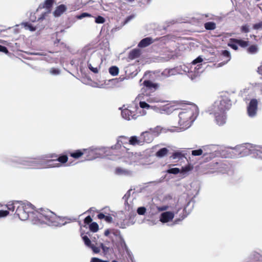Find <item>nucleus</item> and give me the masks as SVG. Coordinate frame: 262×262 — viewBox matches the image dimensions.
<instances>
[{
	"label": "nucleus",
	"mask_w": 262,
	"mask_h": 262,
	"mask_svg": "<svg viewBox=\"0 0 262 262\" xmlns=\"http://www.w3.org/2000/svg\"><path fill=\"white\" fill-rule=\"evenodd\" d=\"M199 113L198 106L194 104H188L180 110L178 114V126H174L171 132L184 131L189 128Z\"/></svg>",
	"instance_id": "nucleus-1"
},
{
	"label": "nucleus",
	"mask_w": 262,
	"mask_h": 262,
	"mask_svg": "<svg viewBox=\"0 0 262 262\" xmlns=\"http://www.w3.org/2000/svg\"><path fill=\"white\" fill-rule=\"evenodd\" d=\"M231 103L227 97H221L208 108V112L214 117L217 125L222 126L226 123V111L229 110Z\"/></svg>",
	"instance_id": "nucleus-2"
},
{
	"label": "nucleus",
	"mask_w": 262,
	"mask_h": 262,
	"mask_svg": "<svg viewBox=\"0 0 262 262\" xmlns=\"http://www.w3.org/2000/svg\"><path fill=\"white\" fill-rule=\"evenodd\" d=\"M33 213L34 223L46 224L49 226H59L62 225L63 220L49 209L40 208Z\"/></svg>",
	"instance_id": "nucleus-3"
},
{
	"label": "nucleus",
	"mask_w": 262,
	"mask_h": 262,
	"mask_svg": "<svg viewBox=\"0 0 262 262\" xmlns=\"http://www.w3.org/2000/svg\"><path fill=\"white\" fill-rule=\"evenodd\" d=\"M27 165L32 168H41L49 167H58L61 164L57 162L41 158L38 160L27 161Z\"/></svg>",
	"instance_id": "nucleus-4"
},
{
	"label": "nucleus",
	"mask_w": 262,
	"mask_h": 262,
	"mask_svg": "<svg viewBox=\"0 0 262 262\" xmlns=\"http://www.w3.org/2000/svg\"><path fill=\"white\" fill-rule=\"evenodd\" d=\"M257 145H252L250 143H246L237 146L235 148L232 149V152L234 154L238 153L241 157L252 155L253 157L255 155L256 149Z\"/></svg>",
	"instance_id": "nucleus-5"
},
{
	"label": "nucleus",
	"mask_w": 262,
	"mask_h": 262,
	"mask_svg": "<svg viewBox=\"0 0 262 262\" xmlns=\"http://www.w3.org/2000/svg\"><path fill=\"white\" fill-rule=\"evenodd\" d=\"M203 58L199 56L189 64L190 67V78L192 80L200 75L203 72Z\"/></svg>",
	"instance_id": "nucleus-6"
},
{
	"label": "nucleus",
	"mask_w": 262,
	"mask_h": 262,
	"mask_svg": "<svg viewBox=\"0 0 262 262\" xmlns=\"http://www.w3.org/2000/svg\"><path fill=\"white\" fill-rule=\"evenodd\" d=\"M184 206V205L182 204V201L179 200L173 211H165L161 214L160 221L163 223H167L172 221L174 213H178Z\"/></svg>",
	"instance_id": "nucleus-7"
},
{
	"label": "nucleus",
	"mask_w": 262,
	"mask_h": 262,
	"mask_svg": "<svg viewBox=\"0 0 262 262\" xmlns=\"http://www.w3.org/2000/svg\"><path fill=\"white\" fill-rule=\"evenodd\" d=\"M148 109H151L157 113L161 114H170L173 111L177 110V107L174 103H168L163 105L159 104L156 105H148Z\"/></svg>",
	"instance_id": "nucleus-8"
},
{
	"label": "nucleus",
	"mask_w": 262,
	"mask_h": 262,
	"mask_svg": "<svg viewBox=\"0 0 262 262\" xmlns=\"http://www.w3.org/2000/svg\"><path fill=\"white\" fill-rule=\"evenodd\" d=\"M146 75V72L144 73L143 77L140 80V85L143 86L142 88L143 93L138 95L135 99L137 102H139L140 107L142 108L147 107V103L144 101V96H147V94H144L147 90V79L145 77Z\"/></svg>",
	"instance_id": "nucleus-9"
},
{
	"label": "nucleus",
	"mask_w": 262,
	"mask_h": 262,
	"mask_svg": "<svg viewBox=\"0 0 262 262\" xmlns=\"http://www.w3.org/2000/svg\"><path fill=\"white\" fill-rule=\"evenodd\" d=\"M94 151L88 149H82L76 150L73 152L67 151V154L74 159H78L82 156H84V158L88 160H91L94 158Z\"/></svg>",
	"instance_id": "nucleus-10"
},
{
	"label": "nucleus",
	"mask_w": 262,
	"mask_h": 262,
	"mask_svg": "<svg viewBox=\"0 0 262 262\" xmlns=\"http://www.w3.org/2000/svg\"><path fill=\"white\" fill-rule=\"evenodd\" d=\"M138 107L137 106L132 107L128 106V108H125L121 111V115L122 117L126 120H129L133 119H136L140 116L145 114V112L138 114L137 112Z\"/></svg>",
	"instance_id": "nucleus-11"
},
{
	"label": "nucleus",
	"mask_w": 262,
	"mask_h": 262,
	"mask_svg": "<svg viewBox=\"0 0 262 262\" xmlns=\"http://www.w3.org/2000/svg\"><path fill=\"white\" fill-rule=\"evenodd\" d=\"M29 209L30 205L21 203L17 206L15 213L20 220L25 221L28 220L29 217V213L31 212Z\"/></svg>",
	"instance_id": "nucleus-12"
},
{
	"label": "nucleus",
	"mask_w": 262,
	"mask_h": 262,
	"mask_svg": "<svg viewBox=\"0 0 262 262\" xmlns=\"http://www.w3.org/2000/svg\"><path fill=\"white\" fill-rule=\"evenodd\" d=\"M159 83L148 80V103L160 102V100L158 98H154L150 96V93H154L159 90Z\"/></svg>",
	"instance_id": "nucleus-13"
},
{
	"label": "nucleus",
	"mask_w": 262,
	"mask_h": 262,
	"mask_svg": "<svg viewBox=\"0 0 262 262\" xmlns=\"http://www.w3.org/2000/svg\"><path fill=\"white\" fill-rule=\"evenodd\" d=\"M169 76L168 69L164 70L162 72L159 71H148V77L151 79H158L160 80L163 78Z\"/></svg>",
	"instance_id": "nucleus-14"
},
{
	"label": "nucleus",
	"mask_w": 262,
	"mask_h": 262,
	"mask_svg": "<svg viewBox=\"0 0 262 262\" xmlns=\"http://www.w3.org/2000/svg\"><path fill=\"white\" fill-rule=\"evenodd\" d=\"M258 101L256 99H252L247 106L248 115L250 117L255 116L257 111Z\"/></svg>",
	"instance_id": "nucleus-15"
},
{
	"label": "nucleus",
	"mask_w": 262,
	"mask_h": 262,
	"mask_svg": "<svg viewBox=\"0 0 262 262\" xmlns=\"http://www.w3.org/2000/svg\"><path fill=\"white\" fill-rule=\"evenodd\" d=\"M218 147L215 145H207L203 147V156H205L210 155V158H212L216 155L215 153L217 150Z\"/></svg>",
	"instance_id": "nucleus-16"
},
{
	"label": "nucleus",
	"mask_w": 262,
	"mask_h": 262,
	"mask_svg": "<svg viewBox=\"0 0 262 262\" xmlns=\"http://www.w3.org/2000/svg\"><path fill=\"white\" fill-rule=\"evenodd\" d=\"M176 71L178 74H183L184 73H188V76L190 78V64L185 65L182 64L176 67Z\"/></svg>",
	"instance_id": "nucleus-17"
},
{
	"label": "nucleus",
	"mask_w": 262,
	"mask_h": 262,
	"mask_svg": "<svg viewBox=\"0 0 262 262\" xmlns=\"http://www.w3.org/2000/svg\"><path fill=\"white\" fill-rule=\"evenodd\" d=\"M250 90H259L260 91V94L262 95V83L254 82L250 83L247 88L243 90V92L246 94Z\"/></svg>",
	"instance_id": "nucleus-18"
},
{
	"label": "nucleus",
	"mask_w": 262,
	"mask_h": 262,
	"mask_svg": "<svg viewBox=\"0 0 262 262\" xmlns=\"http://www.w3.org/2000/svg\"><path fill=\"white\" fill-rule=\"evenodd\" d=\"M170 129H172V128L166 129L161 128L160 126H157L155 128H150L149 130H148V134H150L154 136H157L159 135V134L163 132L164 133L167 132L168 130L170 132Z\"/></svg>",
	"instance_id": "nucleus-19"
},
{
	"label": "nucleus",
	"mask_w": 262,
	"mask_h": 262,
	"mask_svg": "<svg viewBox=\"0 0 262 262\" xmlns=\"http://www.w3.org/2000/svg\"><path fill=\"white\" fill-rule=\"evenodd\" d=\"M126 79L125 77H119L111 80L112 84L116 88H123L124 85L123 81Z\"/></svg>",
	"instance_id": "nucleus-20"
},
{
	"label": "nucleus",
	"mask_w": 262,
	"mask_h": 262,
	"mask_svg": "<svg viewBox=\"0 0 262 262\" xmlns=\"http://www.w3.org/2000/svg\"><path fill=\"white\" fill-rule=\"evenodd\" d=\"M66 10L67 7L64 5H60L56 8V9L54 12V15L55 16H59Z\"/></svg>",
	"instance_id": "nucleus-21"
},
{
	"label": "nucleus",
	"mask_w": 262,
	"mask_h": 262,
	"mask_svg": "<svg viewBox=\"0 0 262 262\" xmlns=\"http://www.w3.org/2000/svg\"><path fill=\"white\" fill-rule=\"evenodd\" d=\"M141 54V51L139 49H134L129 53L128 58L130 59H134L139 57Z\"/></svg>",
	"instance_id": "nucleus-22"
},
{
	"label": "nucleus",
	"mask_w": 262,
	"mask_h": 262,
	"mask_svg": "<svg viewBox=\"0 0 262 262\" xmlns=\"http://www.w3.org/2000/svg\"><path fill=\"white\" fill-rule=\"evenodd\" d=\"M147 136V132H144L142 133L140 136L138 137V143H139V145H142L144 144V143L146 141V137Z\"/></svg>",
	"instance_id": "nucleus-23"
},
{
	"label": "nucleus",
	"mask_w": 262,
	"mask_h": 262,
	"mask_svg": "<svg viewBox=\"0 0 262 262\" xmlns=\"http://www.w3.org/2000/svg\"><path fill=\"white\" fill-rule=\"evenodd\" d=\"M173 160H177V161L182 160L184 157V154L182 151H176L172 154L170 157Z\"/></svg>",
	"instance_id": "nucleus-24"
},
{
	"label": "nucleus",
	"mask_w": 262,
	"mask_h": 262,
	"mask_svg": "<svg viewBox=\"0 0 262 262\" xmlns=\"http://www.w3.org/2000/svg\"><path fill=\"white\" fill-rule=\"evenodd\" d=\"M114 234L116 236H119L120 240V245L121 246V247L125 249H127V245L122 236L121 235L120 232L119 231H116L115 233H114Z\"/></svg>",
	"instance_id": "nucleus-25"
},
{
	"label": "nucleus",
	"mask_w": 262,
	"mask_h": 262,
	"mask_svg": "<svg viewBox=\"0 0 262 262\" xmlns=\"http://www.w3.org/2000/svg\"><path fill=\"white\" fill-rule=\"evenodd\" d=\"M20 204L21 203H20L18 201H15V202H13L12 203H9L7 205V207L9 210L11 211H14L15 209H16L17 208V206L19 205H20Z\"/></svg>",
	"instance_id": "nucleus-26"
},
{
	"label": "nucleus",
	"mask_w": 262,
	"mask_h": 262,
	"mask_svg": "<svg viewBox=\"0 0 262 262\" xmlns=\"http://www.w3.org/2000/svg\"><path fill=\"white\" fill-rule=\"evenodd\" d=\"M237 39L231 38L229 40L228 45L234 50L238 49V43L236 42Z\"/></svg>",
	"instance_id": "nucleus-27"
},
{
	"label": "nucleus",
	"mask_w": 262,
	"mask_h": 262,
	"mask_svg": "<svg viewBox=\"0 0 262 262\" xmlns=\"http://www.w3.org/2000/svg\"><path fill=\"white\" fill-rule=\"evenodd\" d=\"M192 169V167L191 166L187 165L182 168L180 170V173L183 176L185 177Z\"/></svg>",
	"instance_id": "nucleus-28"
},
{
	"label": "nucleus",
	"mask_w": 262,
	"mask_h": 262,
	"mask_svg": "<svg viewBox=\"0 0 262 262\" xmlns=\"http://www.w3.org/2000/svg\"><path fill=\"white\" fill-rule=\"evenodd\" d=\"M58 155L55 154H49L42 156L41 158L49 159L54 162H57Z\"/></svg>",
	"instance_id": "nucleus-29"
},
{
	"label": "nucleus",
	"mask_w": 262,
	"mask_h": 262,
	"mask_svg": "<svg viewBox=\"0 0 262 262\" xmlns=\"http://www.w3.org/2000/svg\"><path fill=\"white\" fill-rule=\"evenodd\" d=\"M129 171L121 167H117L115 169V173L118 175H126L129 174Z\"/></svg>",
	"instance_id": "nucleus-30"
},
{
	"label": "nucleus",
	"mask_w": 262,
	"mask_h": 262,
	"mask_svg": "<svg viewBox=\"0 0 262 262\" xmlns=\"http://www.w3.org/2000/svg\"><path fill=\"white\" fill-rule=\"evenodd\" d=\"M109 73L112 76H116L119 73V68L116 66H112L109 68Z\"/></svg>",
	"instance_id": "nucleus-31"
},
{
	"label": "nucleus",
	"mask_w": 262,
	"mask_h": 262,
	"mask_svg": "<svg viewBox=\"0 0 262 262\" xmlns=\"http://www.w3.org/2000/svg\"><path fill=\"white\" fill-rule=\"evenodd\" d=\"M67 152L66 155H62L58 157L57 156V162H59L61 163H65L68 160V158L67 156Z\"/></svg>",
	"instance_id": "nucleus-32"
},
{
	"label": "nucleus",
	"mask_w": 262,
	"mask_h": 262,
	"mask_svg": "<svg viewBox=\"0 0 262 262\" xmlns=\"http://www.w3.org/2000/svg\"><path fill=\"white\" fill-rule=\"evenodd\" d=\"M90 230L93 232H96L99 230V226L96 222L91 223L89 225Z\"/></svg>",
	"instance_id": "nucleus-33"
},
{
	"label": "nucleus",
	"mask_w": 262,
	"mask_h": 262,
	"mask_svg": "<svg viewBox=\"0 0 262 262\" xmlns=\"http://www.w3.org/2000/svg\"><path fill=\"white\" fill-rule=\"evenodd\" d=\"M129 144L133 145H139V143H138V138L137 136H132L129 140Z\"/></svg>",
	"instance_id": "nucleus-34"
},
{
	"label": "nucleus",
	"mask_w": 262,
	"mask_h": 262,
	"mask_svg": "<svg viewBox=\"0 0 262 262\" xmlns=\"http://www.w3.org/2000/svg\"><path fill=\"white\" fill-rule=\"evenodd\" d=\"M168 151V150L166 148H163L157 151L156 155L158 157H163L167 155Z\"/></svg>",
	"instance_id": "nucleus-35"
},
{
	"label": "nucleus",
	"mask_w": 262,
	"mask_h": 262,
	"mask_svg": "<svg viewBox=\"0 0 262 262\" xmlns=\"http://www.w3.org/2000/svg\"><path fill=\"white\" fill-rule=\"evenodd\" d=\"M254 157L262 160V146L257 145V148L256 149V153L255 155H254Z\"/></svg>",
	"instance_id": "nucleus-36"
},
{
	"label": "nucleus",
	"mask_w": 262,
	"mask_h": 262,
	"mask_svg": "<svg viewBox=\"0 0 262 262\" xmlns=\"http://www.w3.org/2000/svg\"><path fill=\"white\" fill-rule=\"evenodd\" d=\"M54 3V0H46L43 4V7L47 9H50Z\"/></svg>",
	"instance_id": "nucleus-37"
},
{
	"label": "nucleus",
	"mask_w": 262,
	"mask_h": 262,
	"mask_svg": "<svg viewBox=\"0 0 262 262\" xmlns=\"http://www.w3.org/2000/svg\"><path fill=\"white\" fill-rule=\"evenodd\" d=\"M248 52L250 54H255L258 51V48L255 45L251 46L247 49Z\"/></svg>",
	"instance_id": "nucleus-38"
},
{
	"label": "nucleus",
	"mask_w": 262,
	"mask_h": 262,
	"mask_svg": "<svg viewBox=\"0 0 262 262\" xmlns=\"http://www.w3.org/2000/svg\"><path fill=\"white\" fill-rule=\"evenodd\" d=\"M222 55L223 57H224L226 58V62L225 63H227L228 61H229L230 60V52L227 50H224L222 52Z\"/></svg>",
	"instance_id": "nucleus-39"
},
{
	"label": "nucleus",
	"mask_w": 262,
	"mask_h": 262,
	"mask_svg": "<svg viewBox=\"0 0 262 262\" xmlns=\"http://www.w3.org/2000/svg\"><path fill=\"white\" fill-rule=\"evenodd\" d=\"M205 27L207 30H213L215 28V24L212 22H208L205 24Z\"/></svg>",
	"instance_id": "nucleus-40"
},
{
	"label": "nucleus",
	"mask_w": 262,
	"mask_h": 262,
	"mask_svg": "<svg viewBox=\"0 0 262 262\" xmlns=\"http://www.w3.org/2000/svg\"><path fill=\"white\" fill-rule=\"evenodd\" d=\"M24 25L26 29H28L30 31H34L36 30V27H34L31 24L29 23H25L24 24Z\"/></svg>",
	"instance_id": "nucleus-41"
},
{
	"label": "nucleus",
	"mask_w": 262,
	"mask_h": 262,
	"mask_svg": "<svg viewBox=\"0 0 262 262\" xmlns=\"http://www.w3.org/2000/svg\"><path fill=\"white\" fill-rule=\"evenodd\" d=\"M236 42L238 43V45L241 47L245 48L248 46L249 42L248 41H245L241 39H237Z\"/></svg>",
	"instance_id": "nucleus-42"
},
{
	"label": "nucleus",
	"mask_w": 262,
	"mask_h": 262,
	"mask_svg": "<svg viewBox=\"0 0 262 262\" xmlns=\"http://www.w3.org/2000/svg\"><path fill=\"white\" fill-rule=\"evenodd\" d=\"M140 48L146 47L147 46V37L143 39L138 44Z\"/></svg>",
	"instance_id": "nucleus-43"
},
{
	"label": "nucleus",
	"mask_w": 262,
	"mask_h": 262,
	"mask_svg": "<svg viewBox=\"0 0 262 262\" xmlns=\"http://www.w3.org/2000/svg\"><path fill=\"white\" fill-rule=\"evenodd\" d=\"M82 239L86 246L90 247L92 245L91 240L86 235L83 236Z\"/></svg>",
	"instance_id": "nucleus-44"
},
{
	"label": "nucleus",
	"mask_w": 262,
	"mask_h": 262,
	"mask_svg": "<svg viewBox=\"0 0 262 262\" xmlns=\"http://www.w3.org/2000/svg\"><path fill=\"white\" fill-rule=\"evenodd\" d=\"M167 172L169 173L176 174L180 172V169L178 168H171L168 169Z\"/></svg>",
	"instance_id": "nucleus-45"
},
{
	"label": "nucleus",
	"mask_w": 262,
	"mask_h": 262,
	"mask_svg": "<svg viewBox=\"0 0 262 262\" xmlns=\"http://www.w3.org/2000/svg\"><path fill=\"white\" fill-rule=\"evenodd\" d=\"M100 247L101 248L104 254H107L110 250V248L105 246L103 243L100 244Z\"/></svg>",
	"instance_id": "nucleus-46"
},
{
	"label": "nucleus",
	"mask_w": 262,
	"mask_h": 262,
	"mask_svg": "<svg viewBox=\"0 0 262 262\" xmlns=\"http://www.w3.org/2000/svg\"><path fill=\"white\" fill-rule=\"evenodd\" d=\"M203 154V149H199L197 150H194L192 151V155L194 156H200Z\"/></svg>",
	"instance_id": "nucleus-47"
},
{
	"label": "nucleus",
	"mask_w": 262,
	"mask_h": 262,
	"mask_svg": "<svg viewBox=\"0 0 262 262\" xmlns=\"http://www.w3.org/2000/svg\"><path fill=\"white\" fill-rule=\"evenodd\" d=\"M105 18L101 16H98L95 18V22L97 24H103L105 22Z\"/></svg>",
	"instance_id": "nucleus-48"
},
{
	"label": "nucleus",
	"mask_w": 262,
	"mask_h": 262,
	"mask_svg": "<svg viewBox=\"0 0 262 262\" xmlns=\"http://www.w3.org/2000/svg\"><path fill=\"white\" fill-rule=\"evenodd\" d=\"M91 262H109L107 260H103L102 259H101L100 258H96V257H93L91 259ZM112 262H118V261L116 260H112Z\"/></svg>",
	"instance_id": "nucleus-49"
},
{
	"label": "nucleus",
	"mask_w": 262,
	"mask_h": 262,
	"mask_svg": "<svg viewBox=\"0 0 262 262\" xmlns=\"http://www.w3.org/2000/svg\"><path fill=\"white\" fill-rule=\"evenodd\" d=\"M146 209L144 207H139L137 209V213L140 215L144 214L146 212Z\"/></svg>",
	"instance_id": "nucleus-50"
},
{
	"label": "nucleus",
	"mask_w": 262,
	"mask_h": 262,
	"mask_svg": "<svg viewBox=\"0 0 262 262\" xmlns=\"http://www.w3.org/2000/svg\"><path fill=\"white\" fill-rule=\"evenodd\" d=\"M90 247L92 249L93 252L95 253H99L100 252V247H96L93 244H92Z\"/></svg>",
	"instance_id": "nucleus-51"
},
{
	"label": "nucleus",
	"mask_w": 262,
	"mask_h": 262,
	"mask_svg": "<svg viewBox=\"0 0 262 262\" xmlns=\"http://www.w3.org/2000/svg\"><path fill=\"white\" fill-rule=\"evenodd\" d=\"M89 69L94 73H98L99 72L97 68H94L91 63H88Z\"/></svg>",
	"instance_id": "nucleus-52"
},
{
	"label": "nucleus",
	"mask_w": 262,
	"mask_h": 262,
	"mask_svg": "<svg viewBox=\"0 0 262 262\" xmlns=\"http://www.w3.org/2000/svg\"><path fill=\"white\" fill-rule=\"evenodd\" d=\"M168 71L169 73V76L178 74L177 71H176V67L172 69H168Z\"/></svg>",
	"instance_id": "nucleus-53"
},
{
	"label": "nucleus",
	"mask_w": 262,
	"mask_h": 262,
	"mask_svg": "<svg viewBox=\"0 0 262 262\" xmlns=\"http://www.w3.org/2000/svg\"><path fill=\"white\" fill-rule=\"evenodd\" d=\"M92 219L90 215H89L84 219V223L86 225H89L92 222Z\"/></svg>",
	"instance_id": "nucleus-54"
},
{
	"label": "nucleus",
	"mask_w": 262,
	"mask_h": 262,
	"mask_svg": "<svg viewBox=\"0 0 262 262\" xmlns=\"http://www.w3.org/2000/svg\"><path fill=\"white\" fill-rule=\"evenodd\" d=\"M9 211L7 210H0V217L6 216L9 214Z\"/></svg>",
	"instance_id": "nucleus-55"
},
{
	"label": "nucleus",
	"mask_w": 262,
	"mask_h": 262,
	"mask_svg": "<svg viewBox=\"0 0 262 262\" xmlns=\"http://www.w3.org/2000/svg\"><path fill=\"white\" fill-rule=\"evenodd\" d=\"M173 55L170 54H169L167 57H161V60L163 61H166L169 60L170 59H171Z\"/></svg>",
	"instance_id": "nucleus-56"
},
{
	"label": "nucleus",
	"mask_w": 262,
	"mask_h": 262,
	"mask_svg": "<svg viewBox=\"0 0 262 262\" xmlns=\"http://www.w3.org/2000/svg\"><path fill=\"white\" fill-rule=\"evenodd\" d=\"M253 28L255 30H258L262 28V21L253 26Z\"/></svg>",
	"instance_id": "nucleus-57"
},
{
	"label": "nucleus",
	"mask_w": 262,
	"mask_h": 262,
	"mask_svg": "<svg viewBox=\"0 0 262 262\" xmlns=\"http://www.w3.org/2000/svg\"><path fill=\"white\" fill-rule=\"evenodd\" d=\"M0 52H3V53H5L6 54L9 52L7 48L6 47L2 46V45H0Z\"/></svg>",
	"instance_id": "nucleus-58"
},
{
	"label": "nucleus",
	"mask_w": 262,
	"mask_h": 262,
	"mask_svg": "<svg viewBox=\"0 0 262 262\" xmlns=\"http://www.w3.org/2000/svg\"><path fill=\"white\" fill-rule=\"evenodd\" d=\"M104 220L107 223H112L113 222V217L111 215H105Z\"/></svg>",
	"instance_id": "nucleus-59"
},
{
	"label": "nucleus",
	"mask_w": 262,
	"mask_h": 262,
	"mask_svg": "<svg viewBox=\"0 0 262 262\" xmlns=\"http://www.w3.org/2000/svg\"><path fill=\"white\" fill-rule=\"evenodd\" d=\"M241 30L242 32L247 33L249 32V27L247 25L243 26L241 28Z\"/></svg>",
	"instance_id": "nucleus-60"
},
{
	"label": "nucleus",
	"mask_w": 262,
	"mask_h": 262,
	"mask_svg": "<svg viewBox=\"0 0 262 262\" xmlns=\"http://www.w3.org/2000/svg\"><path fill=\"white\" fill-rule=\"evenodd\" d=\"M169 208V206L167 205H165L162 207H158V210L159 211H164L166 210Z\"/></svg>",
	"instance_id": "nucleus-61"
},
{
	"label": "nucleus",
	"mask_w": 262,
	"mask_h": 262,
	"mask_svg": "<svg viewBox=\"0 0 262 262\" xmlns=\"http://www.w3.org/2000/svg\"><path fill=\"white\" fill-rule=\"evenodd\" d=\"M51 73L53 74H58L59 73V71L58 69L53 68L51 70Z\"/></svg>",
	"instance_id": "nucleus-62"
},
{
	"label": "nucleus",
	"mask_w": 262,
	"mask_h": 262,
	"mask_svg": "<svg viewBox=\"0 0 262 262\" xmlns=\"http://www.w3.org/2000/svg\"><path fill=\"white\" fill-rule=\"evenodd\" d=\"M89 16H90V15L88 13H83L80 15H79L78 17V18H79V19H81V18H83L84 17Z\"/></svg>",
	"instance_id": "nucleus-63"
},
{
	"label": "nucleus",
	"mask_w": 262,
	"mask_h": 262,
	"mask_svg": "<svg viewBox=\"0 0 262 262\" xmlns=\"http://www.w3.org/2000/svg\"><path fill=\"white\" fill-rule=\"evenodd\" d=\"M97 217L99 219L102 220L104 219L105 215L102 213H100L97 215Z\"/></svg>",
	"instance_id": "nucleus-64"
}]
</instances>
